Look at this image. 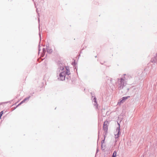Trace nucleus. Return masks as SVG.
<instances>
[{
	"instance_id": "1",
	"label": "nucleus",
	"mask_w": 157,
	"mask_h": 157,
	"mask_svg": "<svg viewBox=\"0 0 157 157\" xmlns=\"http://www.w3.org/2000/svg\"><path fill=\"white\" fill-rule=\"evenodd\" d=\"M66 73L64 72V68L63 67L62 69V72L59 74L60 78L61 80H63L65 78Z\"/></svg>"
},
{
	"instance_id": "2",
	"label": "nucleus",
	"mask_w": 157,
	"mask_h": 157,
	"mask_svg": "<svg viewBox=\"0 0 157 157\" xmlns=\"http://www.w3.org/2000/svg\"><path fill=\"white\" fill-rule=\"evenodd\" d=\"M108 127V121H106L104 122L103 124V130L105 132H107Z\"/></svg>"
},
{
	"instance_id": "3",
	"label": "nucleus",
	"mask_w": 157,
	"mask_h": 157,
	"mask_svg": "<svg viewBox=\"0 0 157 157\" xmlns=\"http://www.w3.org/2000/svg\"><path fill=\"white\" fill-rule=\"evenodd\" d=\"M124 80L122 78L120 79L119 84V87L120 88H122L124 85Z\"/></svg>"
},
{
	"instance_id": "4",
	"label": "nucleus",
	"mask_w": 157,
	"mask_h": 157,
	"mask_svg": "<svg viewBox=\"0 0 157 157\" xmlns=\"http://www.w3.org/2000/svg\"><path fill=\"white\" fill-rule=\"evenodd\" d=\"M119 126H120V124H118ZM119 127L118 128H117L116 129V132H114L115 134V137L116 138H118L119 137V133L120 131H119Z\"/></svg>"
},
{
	"instance_id": "5",
	"label": "nucleus",
	"mask_w": 157,
	"mask_h": 157,
	"mask_svg": "<svg viewBox=\"0 0 157 157\" xmlns=\"http://www.w3.org/2000/svg\"><path fill=\"white\" fill-rule=\"evenodd\" d=\"M68 69L69 68L67 67H66L65 69H64V72L66 73V74L67 75H69L70 74V71L68 70Z\"/></svg>"
},
{
	"instance_id": "6",
	"label": "nucleus",
	"mask_w": 157,
	"mask_h": 157,
	"mask_svg": "<svg viewBox=\"0 0 157 157\" xmlns=\"http://www.w3.org/2000/svg\"><path fill=\"white\" fill-rule=\"evenodd\" d=\"M29 99V98H25L24 100H23L22 101H21L17 106V107L20 105L22 103L25 102V101L28 100Z\"/></svg>"
},
{
	"instance_id": "7",
	"label": "nucleus",
	"mask_w": 157,
	"mask_h": 157,
	"mask_svg": "<svg viewBox=\"0 0 157 157\" xmlns=\"http://www.w3.org/2000/svg\"><path fill=\"white\" fill-rule=\"evenodd\" d=\"M129 97V96H127L126 97H123L121 99L120 102L121 103H123L125 100L127 99Z\"/></svg>"
},
{
	"instance_id": "8",
	"label": "nucleus",
	"mask_w": 157,
	"mask_h": 157,
	"mask_svg": "<svg viewBox=\"0 0 157 157\" xmlns=\"http://www.w3.org/2000/svg\"><path fill=\"white\" fill-rule=\"evenodd\" d=\"M117 155V152L114 151L112 157H116Z\"/></svg>"
},
{
	"instance_id": "9",
	"label": "nucleus",
	"mask_w": 157,
	"mask_h": 157,
	"mask_svg": "<svg viewBox=\"0 0 157 157\" xmlns=\"http://www.w3.org/2000/svg\"><path fill=\"white\" fill-rule=\"evenodd\" d=\"M94 102L95 103V105L97 104V102H96V98H94Z\"/></svg>"
},
{
	"instance_id": "10",
	"label": "nucleus",
	"mask_w": 157,
	"mask_h": 157,
	"mask_svg": "<svg viewBox=\"0 0 157 157\" xmlns=\"http://www.w3.org/2000/svg\"><path fill=\"white\" fill-rule=\"evenodd\" d=\"M3 113V111H2L0 113V116L2 117Z\"/></svg>"
},
{
	"instance_id": "11",
	"label": "nucleus",
	"mask_w": 157,
	"mask_h": 157,
	"mask_svg": "<svg viewBox=\"0 0 157 157\" xmlns=\"http://www.w3.org/2000/svg\"><path fill=\"white\" fill-rule=\"evenodd\" d=\"M104 146V144L102 143V145H101V148L103 150H104V149L103 148V146Z\"/></svg>"
}]
</instances>
